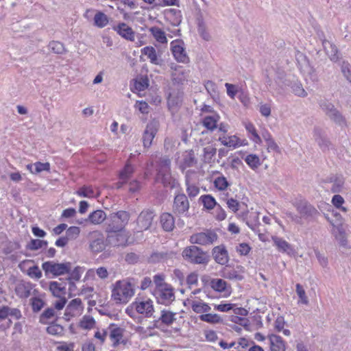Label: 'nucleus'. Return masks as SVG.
Wrapping results in <instances>:
<instances>
[{"label":"nucleus","instance_id":"nucleus-41","mask_svg":"<svg viewBox=\"0 0 351 351\" xmlns=\"http://www.w3.org/2000/svg\"><path fill=\"white\" fill-rule=\"evenodd\" d=\"M46 331L49 335L60 337L64 335V329L61 325L52 323L47 327Z\"/></svg>","mask_w":351,"mask_h":351},{"label":"nucleus","instance_id":"nucleus-60","mask_svg":"<svg viewBox=\"0 0 351 351\" xmlns=\"http://www.w3.org/2000/svg\"><path fill=\"white\" fill-rule=\"evenodd\" d=\"M34 174H38L41 173L42 171H50V164L49 162H36L34 163Z\"/></svg>","mask_w":351,"mask_h":351},{"label":"nucleus","instance_id":"nucleus-40","mask_svg":"<svg viewBox=\"0 0 351 351\" xmlns=\"http://www.w3.org/2000/svg\"><path fill=\"white\" fill-rule=\"evenodd\" d=\"M210 285L213 290L223 292L226 289L227 282L221 278H214L210 280Z\"/></svg>","mask_w":351,"mask_h":351},{"label":"nucleus","instance_id":"nucleus-47","mask_svg":"<svg viewBox=\"0 0 351 351\" xmlns=\"http://www.w3.org/2000/svg\"><path fill=\"white\" fill-rule=\"evenodd\" d=\"M48 243L47 241L39 239H32L27 244V247L30 250H37L43 247H47Z\"/></svg>","mask_w":351,"mask_h":351},{"label":"nucleus","instance_id":"nucleus-48","mask_svg":"<svg viewBox=\"0 0 351 351\" xmlns=\"http://www.w3.org/2000/svg\"><path fill=\"white\" fill-rule=\"evenodd\" d=\"M332 205L343 213H346L348 209L346 207L343 206L345 202L343 197L340 195H335L331 200Z\"/></svg>","mask_w":351,"mask_h":351},{"label":"nucleus","instance_id":"nucleus-1","mask_svg":"<svg viewBox=\"0 0 351 351\" xmlns=\"http://www.w3.org/2000/svg\"><path fill=\"white\" fill-rule=\"evenodd\" d=\"M134 295L132 285L126 280H119L113 285L112 298L116 303L125 304Z\"/></svg>","mask_w":351,"mask_h":351},{"label":"nucleus","instance_id":"nucleus-46","mask_svg":"<svg viewBox=\"0 0 351 351\" xmlns=\"http://www.w3.org/2000/svg\"><path fill=\"white\" fill-rule=\"evenodd\" d=\"M196 159L194 156V153L193 151H190L186 153L183 159V162L182 164V169H184L187 167H193L196 164Z\"/></svg>","mask_w":351,"mask_h":351},{"label":"nucleus","instance_id":"nucleus-39","mask_svg":"<svg viewBox=\"0 0 351 351\" xmlns=\"http://www.w3.org/2000/svg\"><path fill=\"white\" fill-rule=\"evenodd\" d=\"M217 153V149L211 145L204 148V161L206 163H211L214 161Z\"/></svg>","mask_w":351,"mask_h":351},{"label":"nucleus","instance_id":"nucleus-37","mask_svg":"<svg viewBox=\"0 0 351 351\" xmlns=\"http://www.w3.org/2000/svg\"><path fill=\"white\" fill-rule=\"evenodd\" d=\"M199 319L212 324H219L223 322V319L221 316L216 313L202 314L199 315Z\"/></svg>","mask_w":351,"mask_h":351},{"label":"nucleus","instance_id":"nucleus-30","mask_svg":"<svg viewBox=\"0 0 351 351\" xmlns=\"http://www.w3.org/2000/svg\"><path fill=\"white\" fill-rule=\"evenodd\" d=\"M141 53L149 58L152 64L156 65L160 64V59L158 58L156 49L154 47H145L141 49Z\"/></svg>","mask_w":351,"mask_h":351},{"label":"nucleus","instance_id":"nucleus-13","mask_svg":"<svg viewBox=\"0 0 351 351\" xmlns=\"http://www.w3.org/2000/svg\"><path fill=\"white\" fill-rule=\"evenodd\" d=\"M84 309L81 299L75 298L67 305L64 314V318L69 321L71 317L79 316Z\"/></svg>","mask_w":351,"mask_h":351},{"label":"nucleus","instance_id":"nucleus-5","mask_svg":"<svg viewBox=\"0 0 351 351\" xmlns=\"http://www.w3.org/2000/svg\"><path fill=\"white\" fill-rule=\"evenodd\" d=\"M190 204L187 196L184 193H178L175 195L172 211L177 217H187L189 216V210Z\"/></svg>","mask_w":351,"mask_h":351},{"label":"nucleus","instance_id":"nucleus-15","mask_svg":"<svg viewBox=\"0 0 351 351\" xmlns=\"http://www.w3.org/2000/svg\"><path fill=\"white\" fill-rule=\"evenodd\" d=\"M132 307L136 309L137 313L140 314H144L147 317H152L154 309L153 302L148 299L145 301H137L136 300L132 304Z\"/></svg>","mask_w":351,"mask_h":351},{"label":"nucleus","instance_id":"nucleus-44","mask_svg":"<svg viewBox=\"0 0 351 351\" xmlns=\"http://www.w3.org/2000/svg\"><path fill=\"white\" fill-rule=\"evenodd\" d=\"M247 165L253 170L257 169L261 165L259 157L256 154H248L244 159Z\"/></svg>","mask_w":351,"mask_h":351},{"label":"nucleus","instance_id":"nucleus-49","mask_svg":"<svg viewBox=\"0 0 351 351\" xmlns=\"http://www.w3.org/2000/svg\"><path fill=\"white\" fill-rule=\"evenodd\" d=\"M112 215H113V217L119 219L121 221V226L119 227H125L130 219L129 213L124 210H119L117 213H112Z\"/></svg>","mask_w":351,"mask_h":351},{"label":"nucleus","instance_id":"nucleus-3","mask_svg":"<svg viewBox=\"0 0 351 351\" xmlns=\"http://www.w3.org/2000/svg\"><path fill=\"white\" fill-rule=\"evenodd\" d=\"M182 256L185 260L193 264H205L208 261L206 253L195 245L186 247L182 252Z\"/></svg>","mask_w":351,"mask_h":351},{"label":"nucleus","instance_id":"nucleus-36","mask_svg":"<svg viewBox=\"0 0 351 351\" xmlns=\"http://www.w3.org/2000/svg\"><path fill=\"white\" fill-rule=\"evenodd\" d=\"M106 218V213L101 210H97L91 213L88 216V219L93 224H100Z\"/></svg>","mask_w":351,"mask_h":351},{"label":"nucleus","instance_id":"nucleus-54","mask_svg":"<svg viewBox=\"0 0 351 351\" xmlns=\"http://www.w3.org/2000/svg\"><path fill=\"white\" fill-rule=\"evenodd\" d=\"M295 291L296 293L300 298L299 303H302L304 304H308V299L306 295L305 290L304 289L303 287L298 283L295 285Z\"/></svg>","mask_w":351,"mask_h":351},{"label":"nucleus","instance_id":"nucleus-56","mask_svg":"<svg viewBox=\"0 0 351 351\" xmlns=\"http://www.w3.org/2000/svg\"><path fill=\"white\" fill-rule=\"evenodd\" d=\"M293 93L301 97H305L307 96V92L304 89L302 84L300 82H295L291 86Z\"/></svg>","mask_w":351,"mask_h":351},{"label":"nucleus","instance_id":"nucleus-29","mask_svg":"<svg viewBox=\"0 0 351 351\" xmlns=\"http://www.w3.org/2000/svg\"><path fill=\"white\" fill-rule=\"evenodd\" d=\"M324 48L330 60L336 62L338 60V49L335 45L328 40L323 41Z\"/></svg>","mask_w":351,"mask_h":351},{"label":"nucleus","instance_id":"nucleus-57","mask_svg":"<svg viewBox=\"0 0 351 351\" xmlns=\"http://www.w3.org/2000/svg\"><path fill=\"white\" fill-rule=\"evenodd\" d=\"M245 128L246 130L252 135L253 138L252 139L254 142L259 143L261 141V137L258 134L254 125L252 123H245Z\"/></svg>","mask_w":351,"mask_h":351},{"label":"nucleus","instance_id":"nucleus-32","mask_svg":"<svg viewBox=\"0 0 351 351\" xmlns=\"http://www.w3.org/2000/svg\"><path fill=\"white\" fill-rule=\"evenodd\" d=\"M220 119L218 114L206 116L202 119V125L210 131L217 128V123Z\"/></svg>","mask_w":351,"mask_h":351},{"label":"nucleus","instance_id":"nucleus-9","mask_svg":"<svg viewBox=\"0 0 351 351\" xmlns=\"http://www.w3.org/2000/svg\"><path fill=\"white\" fill-rule=\"evenodd\" d=\"M154 294L158 303L164 305L170 304L176 298L173 289L170 285H168V287L155 289Z\"/></svg>","mask_w":351,"mask_h":351},{"label":"nucleus","instance_id":"nucleus-8","mask_svg":"<svg viewBox=\"0 0 351 351\" xmlns=\"http://www.w3.org/2000/svg\"><path fill=\"white\" fill-rule=\"evenodd\" d=\"M108 233L106 241L108 245L119 247L125 246L128 240V237L125 234V231H119L114 230H107Z\"/></svg>","mask_w":351,"mask_h":351},{"label":"nucleus","instance_id":"nucleus-16","mask_svg":"<svg viewBox=\"0 0 351 351\" xmlns=\"http://www.w3.org/2000/svg\"><path fill=\"white\" fill-rule=\"evenodd\" d=\"M124 329L115 324H110L108 327V335L113 347H117L123 337Z\"/></svg>","mask_w":351,"mask_h":351},{"label":"nucleus","instance_id":"nucleus-63","mask_svg":"<svg viewBox=\"0 0 351 351\" xmlns=\"http://www.w3.org/2000/svg\"><path fill=\"white\" fill-rule=\"evenodd\" d=\"M341 71L343 76L351 84V65L348 62L343 61L341 65Z\"/></svg>","mask_w":351,"mask_h":351},{"label":"nucleus","instance_id":"nucleus-2","mask_svg":"<svg viewBox=\"0 0 351 351\" xmlns=\"http://www.w3.org/2000/svg\"><path fill=\"white\" fill-rule=\"evenodd\" d=\"M156 181L162 183L165 186H173V178L171 173V160L167 158L160 159Z\"/></svg>","mask_w":351,"mask_h":351},{"label":"nucleus","instance_id":"nucleus-62","mask_svg":"<svg viewBox=\"0 0 351 351\" xmlns=\"http://www.w3.org/2000/svg\"><path fill=\"white\" fill-rule=\"evenodd\" d=\"M77 194L80 197H93L95 195L94 191L91 186H82L77 191Z\"/></svg>","mask_w":351,"mask_h":351},{"label":"nucleus","instance_id":"nucleus-11","mask_svg":"<svg viewBox=\"0 0 351 351\" xmlns=\"http://www.w3.org/2000/svg\"><path fill=\"white\" fill-rule=\"evenodd\" d=\"M176 313L169 310H162L160 316L154 321L153 328L165 330V326H171L176 320Z\"/></svg>","mask_w":351,"mask_h":351},{"label":"nucleus","instance_id":"nucleus-53","mask_svg":"<svg viewBox=\"0 0 351 351\" xmlns=\"http://www.w3.org/2000/svg\"><path fill=\"white\" fill-rule=\"evenodd\" d=\"M204 86L208 93L213 98L218 96L217 86L214 82L208 80L204 83Z\"/></svg>","mask_w":351,"mask_h":351},{"label":"nucleus","instance_id":"nucleus-61","mask_svg":"<svg viewBox=\"0 0 351 351\" xmlns=\"http://www.w3.org/2000/svg\"><path fill=\"white\" fill-rule=\"evenodd\" d=\"M95 319L90 316H84L80 322V326L84 329H90L95 326Z\"/></svg>","mask_w":351,"mask_h":351},{"label":"nucleus","instance_id":"nucleus-38","mask_svg":"<svg viewBox=\"0 0 351 351\" xmlns=\"http://www.w3.org/2000/svg\"><path fill=\"white\" fill-rule=\"evenodd\" d=\"M191 308L196 313H207L210 311V306L205 302L201 301H193Z\"/></svg>","mask_w":351,"mask_h":351},{"label":"nucleus","instance_id":"nucleus-42","mask_svg":"<svg viewBox=\"0 0 351 351\" xmlns=\"http://www.w3.org/2000/svg\"><path fill=\"white\" fill-rule=\"evenodd\" d=\"M204 207L208 210H212L217 206L215 199L210 195H204L199 198Z\"/></svg>","mask_w":351,"mask_h":351},{"label":"nucleus","instance_id":"nucleus-31","mask_svg":"<svg viewBox=\"0 0 351 351\" xmlns=\"http://www.w3.org/2000/svg\"><path fill=\"white\" fill-rule=\"evenodd\" d=\"M315 141L318 144L319 147L322 151H326L329 149L330 143L325 136H322L319 130L315 129L313 134Z\"/></svg>","mask_w":351,"mask_h":351},{"label":"nucleus","instance_id":"nucleus-18","mask_svg":"<svg viewBox=\"0 0 351 351\" xmlns=\"http://www.w3.org/2000/svg\"><path fill=\"white\" fill-rule=\"evenodd\" d=\"M112 29L121 37L131 41L134 40V32L126 23H121Z\"/></svg>","mask_w":351,"mask_h":351},{"label":"nucleus","instance_id":"nucleus-7","mask_svg":"<svg viewBox=\"0 0 351 351\" xmlns=\"http://www.w3.org/2000/svg\"><path fill=\"white\" fill-rule=\"evenodd\" d=\"M170 47L171 53L177 62L183 64L189 62V57L186 51L184 43L182 40L177 39L171 41Z\"/></svg>","mask_w":351,"mask_h":351},{"label":"nucleus","instance_id":"nucleus-34","mask_svg":"<svg viewBox=\"0 0 351 351\" xmlns=\"http://www.w3.org/2000/svg\"><path fill=\"white\" fill-rule=\"evenodd\" d=\"M134 172V167L130 163V162L128 161L123 169L119 172V180L128 181Z\"/></svg>","mask_w":351,"mask_h":351},{"label":"nucleus","instance_id":"nucleus-26","mask_svg":"<svg viewBox=\"0 0 351 351\" xmlns=\"http://www.w3.org/2000/svg\"><path fill=\"white\" fill-rule=\"evenodd\" d=\"M160 223L162 228L167 232L172 231L175 227L174 217L169 213H164L161 215Z\"/></svg>","mask_w":351,"mask_h":351},{"label":"nucleus","instance_id":"nucleus-35","mask_svg":"<svg viewBox=\"0 0 351 351\" xmlns=\"http://www.w3.org/2000/svg\"><path fill=\"white\" fill-rule=\"evenodd\" d=\"M149 32H151L152 35L154 36V38L160 43H167V38L166 37V34L162 29H160L158 27H152L149 29Z\"/></svg>","mask_w":351,"mask_h":351},{"label":"nucleus","instance_id":"nucleus-55","mask_svg":"<svg viewBox=\"0 0 351 351\" xmlns=\"http://www.w3.org/2000/svg\"><path fill=\"white\" fill-rule=\"evenodd\" d=\"M214 185L218 190L224 191L229 186V183L224 176H219L215 179Z\"/></svg>","mask_w":351,"mask_h":351},{"label":"nucleus","instance_id":"nucleus-33","mask_svg":"<svg viewBox=\"0 0 351 351\" xmlns=\"http://www.w3.org/2000/svg\"><path fill=\"white\" fill-rule=\"evenodd\" d=\"M93 20L94 25L99 28L106 27L109 22L108 16L101 11L96 12Z\"/></svg>","mask_w":351,"mask_h":351},{"label":"nucleus","instance_id":"nucleus-22","mask_svg":"<svg viewBox=\"0 0 351 351\" xmlns=\"http://www.w3.org/2000/svg\"><path fill=\"white\" fill-rule=\"evenodd\" d=\"M270 346V351H285V342L282 338L277 335H271L268 337Z\"/></svg>","mask_w":351,"mask_h":351},{"label":"nucleus","instance_id":"nucleus-50","mask_svg":"<svg viewBox=\"0 0 351 351\" xmlns=\"http://www.w3.org/2000/svg\"><path fill=\"white\" fill-rule=\"evenodd\" d=\"M120 223L121 221L119 220V219L113 217V215L111 214L109 217V223L108 224L106 229L125 231L124 227H119L121 226Z\"/></svg>","mask_w":351,"mask_h":351},{"label":"nucleus","instance_id":"nucleus-51","mask_svg":"<svg viewBox=\"0 0 351 351\" xmlns=\"http://www.w3.org/2000/svg\"><path fill=\"white\" fill-rule=\"evenodd\" d=\"M105 243L103 238H97L94 239L90 245L93 252H99L105 249Z\"/></svg>","mask_w":351,"mask_h":351},{"label":"nucleus","instance_id":"nucleus-52","mask_svg":"<svg viewBox=\"0 0 351 351\" xmlns=\"http://www.w3.org/2000/svg\"><path fill=\"white\" fill-rule=\"evenodd\" d=\"M165 276L162 274H158L154 276L153 282L156 285L155 289H160L163 287H168L169 284L165 282Z\"/></svg>","mask_w":351,"mask_h":351},{"label":"nucleus","instance_id":"nucleus-21","mask_svg":"<svg viewBox=\"0 0 351 351\" xmlns=\"http://www.w3.org/2000/svg\"><path fill=\"white\" fill-rule=\"evenodd\" d=\"M195 172L191 170H189L186 172L185 175V184L186 186V193L188 196L192 199L196 197L199 193V188L196 185L191 184V175Z\"/></svg>","mask_w":351,"mask_h":351},{"label":"nucleus","instance_id":"nucleus-20","mask_svg":"<svg viewBox=\"0 0 351 351\" xmlns=\"http://www.w3.org/2000/svg\"><path fill=\"white\" fill-rule=\"evenodd\" d=\"M213 256L215 261L220 265H225L228 262V254L223 246L215 247L213 250Z\"/></svg>","mask_w":351,"mask_h":351},{"label":"nucleus","instance_id":"nucleus-28","mask_svg":"<svg viewBox=\"0 0 351 351\" xmlns=\"http://www.w3.org/2000/svg\"><path fill=\"white\" fill-rule=\"evenodd\" d=\"M172 257V253L168 252H153L148 258V262L150 263H156L163 262Z\"/></svg>","mask_w":351,"mask_h":351},{"label":"nucleus","instance_id":"nucleus-25","mask_svg":"<svg viewBox=\"0 0 351 351\" xmlns=\"http://www.w3.org/2000/svg\"><path fill=\"white\" fill-rule=\"evenodd\" d=\"M57 319L56 311L52 307L46 308L39 317V322L43 324H47Z\"/></svg>","mask_w":351,"mask_h":351},{"label":"nucleus","instance_id":"nucleus-12","mask_svg":"<svg viewBox=\"0 0 351 351\" xmlns=\"http://www.w3.org/2000/svg\"><path fill=\"white\" fill-rule=\"evenodd\" d=\"M293 205L300 214L299 216L302 217V219L313 217L317 213V209L304 199L297 201Z\"/></svg>","mask_w":351,"mask_h":351},{"label":"nucleus","instance_id":"nucleus-14","mask_svg":"<svg viewBox=\"0 0 351 351\" xmlns=\"http://www.w3.org/2000/svg\"><path fill=\"white\" fill-rule=\"evenodd\" d=\"M155 213L152 209L143 210L137 218V226L141 231L147 230L152 225Z\"/></svg>","mask_w":351,"mask_h":351},{"label":"nucleus","instance_id":"nucleus-4","mask_svg":"<svg viewBox=\"0 0 351 351\" xmlns=\"http://www.w3.org/2000/svg\"><path fill=\"white\" fill-rule=\"evenodd\" d=\"M42 269L45 275L58 276L69 274L71 269V264L67 263H55L54 261H46L42 264Z\"/></svg>","mask_w":351,"mask_h":351},{"label":"nucleus","instance_id":"nucleus-59","mask_svg":"<svg viewBox=\"0 0 351 351\" xmlns=\"http://www.w3.org/2000/svg\"><path fill=\"white\" fill-rule=\"evenodd\" d=\"M197 31L199 35L202 37V38L205 40H209L210 38V36L208 32L206 31V27L202 20L198 21L197 24Z\"/></svg>","mask_w":351,"mask_h":351},{"label":"nucleus","instance_id":"nucleus-43","mask_svg":"<svg viewBox=\"0 0 351 351\" xmlns=\"http://www.w3.org/2000/svg\"><path fill=\"white\" fill-rule=\"evenodd\" d=\"M48 47L53 53L56 54H62L66 52L64 44L60 41L52 40L49 42Z\"/></svg>","mask_w":351,"mask_h":351},{"label":"nucleus","instance_id":"nucleus-27","mask_svg":"<svg viewBox=\"0 0 351 351\" xmlns=\"http://www.w3.org/2000/svg\"><path fill=\"white\" fill-rule=\"evenodd\" d=\"M243 270L242 267H237L235 269H226L223 271V277L230 280H242Z\"/></svg>","mask_w":351,"mask_h":351},{"label":"nucleus","instance_id":"nucleus-24","mask_svg":"<svg viewBox=\"0 0 351 351\" xmlns=\"http://www.w3.org/2000/svg\"><path fill=\"white\" fill-rule=\"evenodd\" d=\"M271 239L277 250L282 253L290 254L293 251L291 245L281 237L273 236Z\"/></svg>","mask_w":351,"mask_h":351},{"label":"nucleus","instance_id":"nucleus-19","mask_svg":"<svg viewBox=\"0 0 351 351\" xmlns=\"http://www.w3.org/2000/svg\"><path fill=\"white\" fill-rule=\"evenodd\" d=\"M34 285L31 282H23L19 284L15 289L16 295L21 298H27L32 295Z\"/></svg>","mask_w":351,"mask_h":351},{"label":"nucleus","instance_id":"nucleus-64","mask_svg":"<svg viewBox=\"0 0 351 351\" xmlns=\"http://www.w3.org/2000/svg\"><path fill=\"white\" fill-rule=\"evenodd\" d=\"M83 273V270L80 267H76L70 274L69 278L66 280L69 282H76L79 281L82 274Z\"/></svg>","mask_w":351,"mask_h":351},{"label":"nucleus","instance_id":"nucleus-23","mask_svg":"<svg viewBox=\"0 0 351 351\" xmlns=\"http://www.w3.org/2000/svg\"><path fill=\"white\" fill-rule=\"evenodd\" d=\"M218 141L224 146L235 149L242 145L241 140L235 135L227 136L224 134L218 138Z\"/></svg>","mask_w":351,"mask_h":351},{"label":"nucleus","instance_id":"nucleus-6","mask_svg":"<svg viewBox=\"0 0 351 351\" xmlns=\"http://www.w3.org/2000/svg\"><path fill=\"white\" fill-rule=\"evenodd\" d=\"M217 238V234L214 231L207 230L205 232L192 234L190 237L189 241L192 244L208 245H212L215 241H216Z\"/></svg>","mask_w":351,"mask_h":351},{"label":"nucleus","instance_id":"nucleus-17","mask_svg":"<svg viewBox=\"0 0 351 351\" xmlns=\"http://www.w3.org/2000/svg\"><path fill=\"white\" fill-rule=\"evenodd\" d=\"M58 281H51L49 285V289L52 295L56 298H62L66 295V287L67 282L60 280Z\"/></svg>","mask_w":351,"mask_h":351},{"label":"nucleus","instance_id":"nucleus-10","mask_svg":"<svg viewBox=\"0 0 351 351\" xmlns=\"http://www.w3.org/2000/svg\"><path fill=\"white\" fill-rule=\"evenodd\" d=\"M159 128V122L155 119L150 121L146 125L143 134V143L145 148H149L157 134Z\"/></svg>","mask_w":351,"mask_h":351},{"label":"nucleus","instance_id":"nucleus-45","mask_svg":"<svg viewBox=\"0 0 351 351\" xmlns=\"http://www.w3.org/2000/svg\"><path fill=\"white\" fill-rule=\"evenodd\" d=\"M328 117L336 124L339 125H345L346 120L342 114L337 109L333 110L332 112L328 115Z\"/></svg>","mask_w":351,"mask_h":351},{"label":"nucleus","instance_id":"nucleus-58","mask_svg":"<svg viewBox=\"0 0 351 351\" xmlns=\"http://www.w3.org/2000/svg\"><path fill=\"white\" fill-rule=\"evenodd\" d=\"M27 276L32 279L38 280L42 277V271L37 265L30 267L27 271Z\"/></svg>","mask_w":351,"mask_h":351}]
</instances>
